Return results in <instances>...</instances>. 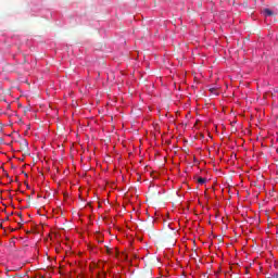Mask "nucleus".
<instances>
[{"label": "nucleus", "mask_w": 278, "mask_h": 278, "mask_svg": "<svg viewBox=\"0 0 278 278\" xmlns=\"http://www.w3.org/2000/svg\"><path fill=\"white\" fill-rule=\"evenodd\" d=\"M264 14H265L266 16H273V15L275 14V12H273V10H270V9H265V10H264Z\"/></svg>", "instance_id": "1"}, {"label": "nucleus", "mask_w": 278, "mask_h": 278, "mask_svg": "<svg viewBox=\"0 0 278 278\" xmlns=\"http://www.w3.org/2000/svg\"><path fill=\"white\" fill-rule=\"evenodd\" d=\"M207 181L206 178L200 177L198 178V184H200V186H203V184H205Z\"/></svg>", "instance_id": "2"}, {"label": "nucleus", "mask_w": 278, "mask_h": 278, "mask_svg": "<svg viewBox=\"0 0 278 278\" xmlns=\"http://www.w3.org/2000/svg\"><path fill=\"white\" fill-rule=\"evenodd\" d=\"M106 253L109 255H114V251L112 249H110V248H106Z\"/></svg>", "instance_id": "3"}, {"label": "nucleus", "mask_w": 278, "mask_h": 278, "mask_svg": "<svg viewBox=\"0 0 278 278\" xmlns=\"http://www.w3.org/2000/svg\"><path fill=\"white\" fill-rule=\"evenodd\" d=\"M22 144H23V147H26V148H27V147H28L27 140H23V143H22Z\"/></svg>", "instance_id": "4"}]
</instances>
